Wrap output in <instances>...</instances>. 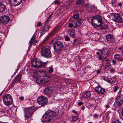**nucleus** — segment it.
I'll return each mask as SVG.
<instances>
[{"instance_id":"obj_1","label":"nucleus","mask_w":123,"mask_h":123,"mask_svg":"<svg viewBox=\"0 0 123 123\" xmlns=\"http://www.w3.org/2000/svg\"><path fill=\"white\" fill-rule=\"evenodd\" d=\"M56 113L51 111H47L42 117L41 120L43 123H48L50 121H53L56 117Z\"/></svg>"},{"instance_id":"obj_2","label":"nucleus","mask_w":123,"mask_h":123,"mask_svg":"<svg viewBox=\"0 0 123 123\" xmlns=\"http://www.w3.org/2000/svg\"><path fill=\"white\" fill-rule=\"evenodd\" d=\"M91 22L92 25L96 27H99L102 22V18L100 16H94L92 18Z\"/></svg>"},{"instance_id":"obj_3","label":"nucleus","mask_w":123,"mask_h":123,"mask_svg":"<svg viewBox=\"0 0 123 123\" xmlns=\"http://www.w3.org/2000/svg\"><path fill=\"white\" fill-rule=\"evenodd\" d=\"M35 111L34 107L33 106L25 108L24 109V111L25 119H28Z\"/></svg>"},{"instance_id":"obj_4","label":"nucleus","mask_w":123,"mask_h":123,"mask_svg":"<svg viewBox=\"0 0 123 123\" xmlns=\"http://www.w3.org/2000/svg\"><path fill=\"white\" fill-rule=\"evenodd\" d=\"M4 104L6 105L9 106L13 103V99L12 96L9 94H7L4 95L3 98Z\"/></svg>"},{"instance_id":"obj_5","label":"nucleus","mask_w":123,"mask_h":123,"mask_svg":"<svg viewBox=\"0 0 123 123\" xmlns=\"http://www.w3.org/2000/svg\"><path fill=\"white\" fill-rule=\"evenodd\" d=\"M64 46L63 43L59 41L55 42L54 43L53 46L55 51L58 54L61 52Z\"/></svg>"},{"instance_id":"obj_6","label":"nucleus","mask_w":123,"mask_h":123,"mask_svg":"<svg viewBox=\"0 0 123 123\" xmlns=\"http://www.w3.org/2000/svg\"><path fill=\"white\" fill-rule=\"evenodd\" d=\"M41 55L44 57L49 58L51 57L52 54L50 50L46 48H42L41 50Z\"/></svg>"},{"instance_id":"obj_7","label":"nucleus","mask_w":123,"mask_h":123,"mask_svg":"<svg viewBox=\"0 0 123 123\" xmlns=\"http://www.w3.org/2000/svg\"><path fill=\"white\" fill-rule=\"evenodd\" d=\"M37 102L40 105L43 106L46 105L48 102L47 98L44 96H41L37 99Z\"/></svg>"},{"instance_id":"obj_8","label":"nucleus","mask_w":123,"mask_h":123,"mask_svg":"<svg viewBox=\"0 0 123 123\" xmlns=\"http://www.w3.org/2000/svg\"><path fill=\"white\" fill-rule=\"evenodd\" d=\"M113 16L114 18V21L116 22L121 23L122 21V18L119 13L114 14Z\"/></svg>"},{"instance_id":"obj_9","label":"nucleus","mask_w":123,"mask_h":123,"mask_svg":"<svg viewBox=\"0 0 123 123\" xmlns=\"http://www.w3.org/2000/svg\"><path fill=\"white\" fill-rule=\"evenodd\" d=\"M0 22L1 21L3 24H5L8 23L9 18L8 16L3 15L0 17Z\"/></svg>"},{"instance_id":"obj_10","label":"nucleus","mask_w":123,"mask_h":123,"mask_svg":"<svg viewBox=\"0 0 123 123\" xmlns=\"http://www.w3.org/2000/svg\"><path fill=\"white\" fill-rule=\"evenodd\" d=\"M95 90L96 92L100 94H103L105 92V89L99 86H98L96 87L95 88Z\"/></svg>"},{"instance_id":"obj_11","label":"nucleus","mask_w":123,"mask_h":123,"mask_svg":"<svg viewBox=\"0 0 123 123\" xmlns=\"http://www.w3.org/2000/svg\"><path fill=\"white\" fill-rule=\"evenodd\" d=\"M42 72V71H39L33 73L32 76L33 77L34 79L36 80L37 81H38V80L40 78V76L41 75L40 72Z\"/></svg>"},{"instance_id":"obj_12","label":"nucleus","mask_w":123,"mask_h":123,"mask_svg":"<svg viewBox=\"0 0 123 123\" xmlns=\"http://www.w3.org/2000/svg\"><path fill=\"white\" fill-rule=\"evenodd\" d=\"M22 1V0H10V3L14 6L19 5Z\"/></svg>"},{"instance_id":"obj_13","label":"nucleus","mask_w":123,"mask_h":123,"mask_svg":"<svg viewBox=\"0 0 123 123\" xmlns=\"http://www.w3.org/2000/svg\"><path fill=\"white\" fill-rule=\"evenodd\" d=\"M103 79L107 82L112 84H114L116 81V79L114 77L106 79L103 78Z\"/></svg>"},{"instance_id":"obj_14","label":"nucleus","mask_w":123,"mask_h":123,"mask_svg":"<svg viewBox=\"0 0 123 123\" xmlns=\"http://www.w3.org/2000/svg\"><path fill=\"white\" fill-rule=\"evenodd\" d=\"M106 38L107 41L109 42H114V39L112 35L110 34H108L106 36Z\"/></svg>"},{"instance_id":"obj_15","label":"nucleus","mask_w":123,"mask_h":123,"mask_svg":"<svg viewBox=\"0 0 123 123\" xmlns=\"http://www.w3.org/2000/svg\"><path fill=\"white\" fill-rule=\"evenodd\" d=\"M6 9V6L3 3L0 2V13H4Z\"/></svg>"},{"instance_id":"obj_16","label":"nucleus","mask_w":123,"mask_h":123,"mask_svg":"<svg viewBox=\"0 0 123 123\" xmlns=\"http://www.w3.org/2000/svg\"><path fill=\"white\" fill-rule=\"evenodd\" d=\"M22 75V73L20 72L18 75H17L16 77L14 80V82H18L20 81V78Z\"/></svg>"},{"instance_id":"obj_17","label":"nucleus","mask_w":123,"mask_h":123,"mask_svg":"<svg viewBox=\"0 0 123 123\" xmlns=\"http://www.w3.org/2000/svg\"><path fill=\"white\" fill-rule=\"evenodd\" d=\"M123 102V100L121 98L120 96H118L116 99V104L117 105L119 106L121 105Z\"/></svg>"},{"instance_id":"obj_18","label":"nucleus","mask_w":123,"mask_h":123,"mask_svg":"<svg viewBox=\"0 0 123 123\" xmlns=\"http://www.w3.org/2000/svg\"><path fill=\"white\" fill-rule=\"evenodd\" d=\"M52 91L50 88L47 87L44 89V92L46 94H49L51 93Z\"/></svg>"},{"instance_id":"obj_19","label":"nucleus","mask_w":123,"mask_h":123,"mask_svg":"<svg viewBox=\"0 0 123 123\" xmlns=\"http://www.w3.org/2000/svg\"><path fill=\"white\" fill-rule=\"evenodd\" d=\"M45 63L39 60L37 61L36 67H40L44 65Z\"/></svg>"},{"instance_id":"obj_20","label":"nucleus","mask_w":123,"mask_h":123,"mask_svg":"<svg viewBox=\"0 0 123 123\" xmlns=\"http://www.w3.org/2000/svg\"><path fill=\"white\" fill-rule=\"evenodd\" d=\"M101 53V54H102L103 55L105 54V57H105V58H104V59H105L107 57H108L109 55L108 50L105 49H103V51Z\"/></svg>"},{"instance_id":"obj_21","label":"nucleus","mask_w":123,"mask_h":123,"mask_svg":"<svg viewBox=\"0 0 123 123\" xmlns=\"http://www.w3.org/2000/svg\"><path fill=\"white\" fill-rule=\"evenodd\" d=\"M84 97L87 98H89L91 96V94L89 91L85 92L83 94Z\"/></svg>"},{"instance_id":"obj_22","label":"nucleus","mask_w":123,"mask_h":123,"mask_svg":"<svg viewBox=\"0 0 123 123\" xmlns=\"http://www.w3.org/2000/svg\"><path fill=\"white\" fill-rule=\"evenodd\" d=\"M114 58L118 60L119 61H120L123 60L122 58L121 57V55L119 54H116L114 55Z\"/></svg>"},{"instance_id":"obj_23","label":"nucleus","mask_w":123,"mask_h":123,"mask_svg":"<svg viewBox=\"0 0 123 123\" xmlns=\"http://www.w3.org/2000/svg\"><path fill=\"white\" fill-rule=\"evenodd\" d=\"M35 37V35H33L31 38L30 41L29 42V44H30V45L29 46V47H30L32 45V44L34 41Z\"/></svg>"},{"instance_id":"obj_24","label":"nucleus","mask_w":123,"mask_h":123,"mask_svg":"<svg viewBox=\"0 0 123 123\" xmlns=\"http://www.w3.org/2000/svg\"><path fill=\"white\" fill-rule=\"evenodd\" d=\"M40 71L42 72H40V75L43 74L44 77L49 76L48 75L47 72L45 71L41 70Z\"/></svg>"},{"instance_id":"obj_25","label":"nucleus","mask_w":123,"mask_h":123,"mask_svg":"<svg viewBox=\"0 0 123 123\" xmlns=\"http://www.w3.org/2000/svg\"><path fill=\"white\" fill-rule=\"evenodd\" d=\"M68 33L71 37H74V31L73 30H70L69 31Z\"/></svg>"},{"instance_id":"obj_26","label":"nucleus","mask_w":123,"mask_h":123,"mask_svg":"<svg viewBox=\"0 0 123 123\" xmlns=\"http://www.w3.org/2000/svg\"><path fill=\"white\" fill-rule=\"evenodd\" d=\"M58 30L57 27H55L51 32V35H53L54 34L56 33L57 32Z\"/></svg>"},{"instance_id":"obj_27","label":"nucleus","mask_w":123,"mask_h":123,"mask_svg":"<svg viewBox=\"0 0 123 123\" xmlns=\"http://www.w3.org/2000/svg\"><path fill=\"white\" fill-rule=\"evenodd\" d=\"M85 0H78L76 1V3L77 5H79L83 3Z\"/></svg>"},{"instance_id":"obj_28","label":"nucleus","mask_w":123,"mask_h":123,"mask_svg":"<svg viewBox=\"0 0 123 123\" xmlns=\"http://www.w3.org/2000/svg\"><path fill=\"white\" fill-rule=\"evenodd\" d=\"M37 61L35 60H33L32 61L31 64L33 66L36 67Z\"/></svg>"},{"instance_id":"obj_29","label":"nucleus","mask_w":123,"mask_h":123,"mask_svg":"<svg viewBox=\"0 0 123 123\" xmlns=\"http://www.w3.org/2000/svg\"><path fill=\"white\" fill-rule=\"evenodd\" d=\"M72 120L73 121H76L78 119V117L77 116H73L72 117Z\"/></svg>"},{"instance_id":"obj_30","label":"nucleus","mask_w":123,"mask_h":123,"mask_svg":"<svg viewBox=\"0 0 123 123\" xmlns=\"http://www.w3.org/2000/svg\"><path fill=\"white\" fill-rule=\"evenodd\" d=\"M44 81H45V83H46L50 80V76L44 77Z\"/></svg>"},{"instance_id":"obj_31","label":"nucleus","mask_w":123,"mask_h":123,"mask_svg":"<svg viewBox=\"0 0 123 123\" xmlns=\"http://www.w3.org/2000/svg\"><path fill=\"white\" fill-rule=\"evenodd\" d=\"M79 15L77 13L74 14L73 16V18L74 19H77L79 18Z\"/></svg>"},{"instance_id":"obj_32","label":"nucleus","mask_w":123,"mask_h":123,"mask_svg":"<svg viewBox=\"0 0 123 123\" xmlns=\"http://www.w3.org/2000/svg\"><path fill=\"white\" fill-rule=\"evenodd\" d=\"M49 26L48 25H45L44 27L43 28L44 29V30H45V31L46 32L48 31V30L49 28Z\"/></svg>"},{"instance_id":"obj_33","label":"nucleus","mask_w":123,"mask_h":123,"mask_svg":"<svg viewBox=\"0 0 123 123\" xmlns=\"http://www.w3.org/2000/svg\"><path fill=\"white\" fill-rule=\"evenodd\" d=\"M74 23V28H75L76 27L78 26V21L77 20H75L73 21Z\"/></svg>"},{"instance_id":"obj_34","label":"nucleus","mask_w":123,"mask_h":123,"mask_svg":"<svg viewBox=\"0 0 123 123\" xmlns=\"http://www.w3.org/2000/svg\"><path fill=\"white\" fill-rule=\"evenodd\" d=\"M53 68L51 67H49V68L48 72L50 73H52L53 71Z\"/></svg>"},{"instance_id":"obj_35","label":"nucleus","mask_w":123,"mask_h":123,"mask_svg":"<svg viewBox=\"0 0 123 123\" xmlns=\"http://www.w3.org/2000/svg\"><path fill=\"white\" fill-rule=\"evenodd\" d=\"M78 26L80 25L83 22V21L82 19H80L79 20H77Z\"/></svg>"},{"instance_id":"obj_36","label":"nucleus","mask_w":123,"mask_h":123,"mask_svg":"<svg viewBox=\"0 0 123 123\" xmlns=\"http://www.w3.org/2000/svg\"><path fill=\"white\" fill-rule=\"evenodd\" d=\"M59 0H55L54 2V3L55 4H57L58 5L59 4L60 2L58 1Z\"/></svg>"},{"instance_id":"obj_37","label":"nucleus","mask_w":123,"mask_h":123,"mask_svg":"<svg viewBox=\"0 0 123 123\" xmlns=\"http://www.w3.org/2000/svg\"><path fill=\"white\" fill-rule=\"evenodd\" d=\"M108 27V25H104L102 26V29L103 30H105Z\"/></svg>"},{"instance_id":"obj_38","label":"nucleus","mask_w":123,"mask_h":123,"mask_svg":"<svg viewBox=\"0 0 123 123\" xmlns=\"http://www.w3.org/2000/svg\"><path fill=\"white\" fill-rule=\"evenodd\" d=\"M74 25H73V24L72 23H69L68 26L70 28L73 27V28H74Z\"/></svg>"},{"instance_id":"obj_39","label":"nucleus","mask_w":123,"mask_h":123,"mask_svg":"<svg viewBox=\"0 0 123 123\" xmlns=\"http://www.w3.org/2000/svg\"><path fill=\"white\" fill-rule=\"evenodd\" d=\"M72 112H73L75 113V114L77 115H78L79 114L78 112L77 111H75L74 110H72Z\"/></svg>"},{"instance_id":"obj_40","label":"nucleus","mask_w":123,"mask_h":123,"mask_svg":"<svg viewBox=\"0 0 123 123\" xmlns=\"http://www.w3.org/2000/svg\"><path fill=\"white\" fill-rule=\"evenodd\" d=\"M46 32V31H45V30L43 28L42 30L41 33V34L43 35Z\"/></svg>"},{"instance_id":"obj_41","label":"nucleus","mask_w":123,"mask_h":123,"mask_svg":"<svg viewBox=\"0 0 123 123\" xmlns=\"http://www.w3.org/2000/svg\"><path fill=\"white\" fill-rule=\"evenodd\" d=\"M65 39L66 41H69L70 40L69 37L68 36H66L65 37Z\"/></svg>"},{"instance_id":"obj_42","label":"nucleus","mask_w":123,"mask_h":123,"mask_svg":"<svg viewBox=\"0 0 123 123\" xmlns=\"http://www.w3.org/2000/svg\"><path fill=\"white\" fill-rule=\"evenodd\" d=\"M118 89V86H116L114 88V92H116L117 91V90Z\"/></svg>"},{"instance_id":"obj_43","label":"nucleus","mask_w":123,"mask_h":123,"mask_svg":"<svg viewBox=\"0 0 123 123\" xmlns=\"http://www.w3.org/2000/svg\"><path fill=\"white\" fill-rule=\"evenodd\" d=\"M112 123H121V122L119 120H117L113 122Z\"/></svg>"},{"instance_id":"obj_44","label":"nucleus","mask_w":123,"mask_h":123,"mask_svg":"<svg viewBox=\"0 0 123 123\" xmlns=\"http://www.w3.org/2000/svg\"><path fill=\"white\" fill-rule=\"evenodd\" d=\"M39 82L40 83H45V82L44 81V79H43V80L42 79V80H40Z\"/></svg>"},{"instance_id":"obj_45","label":"nucleus","mask_w":123,"mask_h":123,"mask_svg":"<svg viewBox=\"0 0 123 123\" xmlns=\"http://www.w3.org/2000/svg\"><path fill=\"white\" fill-rule=\"evenodd\" d=\"M50 18H49V17L47 20L45 21V23L46 25H47V24L48 22L49 21V19Z\"/></svg>"},{"instance_id":"obj_46","label":"nucleus","mask_w":123,"mask_h":123,"mask_svg":"<svg viewBox=\"0 0 123 123\" xmlns=\"http://www.w3.org/2000/svg\"><path fill=\"white\" fill-rule=\"evenodd\" d=\"M41 23L40 22H39L37 25V26H41Z\"/></svg>"},{"instance_id":"obj_47","label":"nucleus","mask_w":123,"mask_h":123,"mask_svg":"<svg viewBox=\"0 0 123 123\" xmlns=\"http://www.w3.org/2000/svg\"><path fill=\"white\" fill-rule=\"evenodd\" d=\"M112 62L113 63V64L114 65L116 64V62L115 60H113L112 61Z\"/></svg>"},{"instance_id":"obj_48","label":"nucleus","mask_w":123,"mask_h":123,"mask_svg":"<svg viewBox=\"0 0 123 123\" xmlns=\"http://www.w3.org/2000/svg\"><path fill=\"white\" fill-rule=\"evenodd\" d=\"M117 5L120 7H121L122 6V4L121 2H120L117 4Z\"/></svg>"},{"instance_id":"obj_49","label":"nucleus","mask_w":123,"mask_h":123,"mask_svg":"<svg viewBox=\"0 0 123 123\" xmlns=\"http://www.w3.org/2000/svg\"><path fill=\"white\" fill-rule=\"evenodd\" d=\"M83 104V103L81 101L79 102L78 103V105L79 106H80L81 105Z\"/></svg>"},{"instance_id":"obj_50","label":"nucleus","mask_w":123,"mask_h":123,"mask_svg":"<svg viewBox=\"0 0 123 123\" xmlns=\"http://www.w3.org/2000/svg\"><path fill=\"white\" fill-rule=\"evenodd\" d=\"M98 117V115L96 114H94L93 116V117L95 118H97Z\"/></svg>"},{"instance_id":"obj_51","label":"nucleus","mask_w":123,"mask_h":123,"mask_svg":"<svg viewBox=\"0 0 123 123\" xmlns=\"http://www.w3.org/2000/svg\"><path fill=\"white\" fill-rule=\"evenodd\" d=\"M111 113V111H109L107 112H106V113H105V115L107 116H108L109 114H110V113Z\"/></svg>"},{"instance_id":"obj_52","label":"nucleus","mask_w":123,"mask_h":123,"mask_svg":"<svg viewBox=\"0 0 123 123\" xmlns=\"http://www.w3.org/2000/svg\"><path fill=\"white\" fill-rule=\"evenodd\" d=\"M106 65L107 66H110L111 65V64L109 62H107L106 63Z\"/></svg>"},{"instance_id":"obj_53","label":"nucleus","mask_w":123,"mask_h":123,"mask_svg":"<svg viewBox=\"0 0 123 123\" xmlns=\"http://www.w3.org/2000/svg\"><path fill=\"white\" fill-rule=\"evenodd\" d=\"M98 59L99 60H101L102 59V58L101 57V55H100L98 56Z\"/></svg>"},{"instance_id":"obj_54","label":"nucleus","mask_w":123,"mask_h":123,"mask_svg":"<svg viewBox=\"0 0 123 123\" xmlns=\"http://www.w3.org/2000/svg\"><path fill=\"white\" fill-rule=\"evenodd\" d=\"M19 98L21 100H23L24 99V97L23 96H21L19 97Z\"/></svg>"},{"instance_id":"obj_55","label":"nucleus","mask_w":123,"mask_h":123,"mask_svg":"<svg viewBox=\"0 0 123 123\" xmlns=\"http://www.w3.org/2000/svg\"><path fill=\"white\" fill-rule=\"evenodd\" d=\"M114 71V70L113 68H111L110 70V72H113Z\"/></svg>"},{"instance_id":"obj_56","label":"nucleus","mask_w":123,"mask_h":123,"mask_svg":"<svg viewBox=\"0 0 123 123\" xmlns=\"http://www.w3.org/2000/svg\"><path fill=\"white\" fill-rule=\"evenodd\" d=\"M96 72L97 73L99 74L100 73V71L99 70H96Z\"/></svg>"},{"instance_id":"obj_57","label":"nucleus","mask_w":123,"mask_h":123,"mask_svg":"<svg viewBox=\"0 0 123 123\" xmlns=\"http://www.w3.org/2000/svg\"><path fill=\"white\" fill-rule=\"evenodd\" d=\"M105 107L107 108H108L109 107V105H105Z\"/></svg>"},{"instance_id":"obj_58","label":"nucleus","mask_w":123,"mask_h":123,"mask_svg":"<svg viewBox=\"0 0 123 123\" xmlns=\"http://www.w3.org/2000/svg\"><path fill=\"white\" fill-rule=\"evenodd\" d=\"M121 113L122 116L123 117V109L122 110Z\"/></svg>"},{"instance_id":"obj_59","label":"nucleus","mask_w":123,"mask_h":123,"mask_svg":"<svg viewBox=\"0 0 123 123\" xmlns=\"http://www.w3.org/2000/svg\"><path fill=\"white\" fill-rule=\"evenodd\" d=\"M81 109L82 110H84L85 109V107L84 106H83L82 107Z\"/></svg>"},{"instance_id":"obj_60","label":"nucleus","mask_w":123,"mask_h":123,"mask_svg":"<svg viewBox=\"0 0 123 123\" xmlns=\"http://www.w3.org/2000/svg\"><path fill=\"white\" fill-rule=\"evenodd\" d=\"M109 61V59H106L105 60V61L107 62H108Z\"/></svg>"},{"instance_id":"obj_61","label":"nucleus","mask_w":123,"mask_h":123,"mask_svg":"<svg viewBox=\"0 0 123 123\" xmlns=\"http://www.w3.org/2000/svg\"><path fill=\"white\" fill-rule=\"evenodd\" d=\"M52 16L51 15H50L49 16V18H50Z\"/></svg>"},{"instance_id":"obj_62","label":"nucleus","mask_w":123,"mask_h":123,"mask_svg":"<svg viewBox=\"0 0 123 123\" xmlns=\"http://www.w3.org/2000/svg\"><path fill=\"white\" fill-rule=\"evenodd\" d=\"M100 54V53L99 52H98L97 53V54L98 55H99Z\"/></svg>"},{"instance_id":"obj_63","label":"nucleus","mask_w":123,"mask_h":123,"mask_svg":"<svg viewBox=\"0 0 123 123\" xmlns=\"http://www.w3.org/2000/svg\"><path fill=\"white\" fill-rule=\"evenodd\" d=\"M35 45H36V44H35V43H33V45L34 46H35Z\"/></svg>"},{"instance_id":"obj_64","label":"nucleus","mask_w":123,"mask_h":123,"mask_svg":"<svg viewBox=\"0 0 123 123\" xmlns=\"http://www.w3.org/2000/svg\"><path fill=\"white\" fill-rule=\"evenodd\" d=\"M37 42V41H35V43H36V42Z\"/></svg>"}]
</instances>
